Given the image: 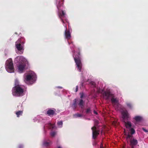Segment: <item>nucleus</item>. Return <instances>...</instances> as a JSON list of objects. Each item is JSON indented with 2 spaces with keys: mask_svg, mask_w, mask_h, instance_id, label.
I'll return each instance as SVG.
<instances>
[{
  "mask_svg": "<svg viewBox=\"0 0 148 148\" xmlns=\"http://www.w3.org/2000/svg\"><path fill=\"white\" fill-rule=\"evenodd\" d=\"M62 13H60L59 15V17L60 18H61L62 17H63L65 14V13H64L63 10H62Z\"/></svg>",
  "mask_w": 148,
  "mask_h": 148,
  "instance_id": "obj_21",
  "label": "nucleus"
},
{
  "mask_svg": "<svg viewBox=\"0 0 148 148\" xmlns=\"http://www.w3.org/2000/svg\"><path fill=\"white\" fill-rule=\"evenodd\" d=\"M56 134V132H54L51 133L50 135L52 136H54Z\"/></svg>",
  "mask_w": 148,
  "mask_h": 148,
  "instance_id": "obj_29",
  "label": "nucleus"
},
{
  "mask_svg": "<svg viewBox=\"0 0 148 148\" xmlns=\"http://www.w3.org/2000/svg\"><path fill=\"white\" fill-rule=\"evenodd\" d=\"M84 101L82 99H81L79 100L78 102V105L82 108H83L84 106Z\"/></svg>",
  "mask_w": 148,
  "mask_h": 148,
  "instance_id": "obj_14",
  "label": "nucleus"
},
{
  "mask_svg": "<svg viewBox=\"0 0 148 148\" xmlns=\"http://www.w3.org/2000/svg\"><path fill=\"white\" fill-rule=\"evenodd\" d=\"M19 82L17 79H16L15 81V86H21L19 84Z\"/></svg>",
  "mask_w": 148,
  "mask_h": 148,
  "instance_id": "obj_23",
  "label": "nucleus"
},
{
  "mask_svg": "<svg viewBox=\"0 0 148 148\" xmlns=\"http://www.w3.org/2000/svg\"><path fill=\"white\" fill-rule=\"evenodd\" d=\"M86 114H89L91 113V109L90 108H89L86 109Z\"/></svg>",
  "mask_w": 148,
  "mask_h": 148,
  "instance_id": "obj_24",
  "label": "nucleus"
},
{
  "mask_svg": "<svg viewBox=\"0 0 148 148\" xmlns=\"http://www.w3.org/2000/svg\"><path fill=\"white\" fill-rule=\"evenodd\" d=\"M135 120L137 122H139L141 121L142 118V117L139 116H136L134 117Z\"/></svg>",
  "mask_w": 148,
  "mask_h": 148,
  "instance_id": "obj_19",
  "label": "nucleus"
},
{
  "mask_svg": "<svg viewBox=\"0 0 148 148\" xmlns=\"http://www.w3.org/2000/svg\"><path fill=\"white\" fill-rule=\"evenodd\" d=\"M130 109L132 108V106H131V105L130 104Z\"/></svg>",
  "mask_w": 148,
  "mask_h": 148,
  "instance_id": "obj_39",
  "label": "nucleus"
},
{
  "mask_svg": "<svg viewBox=\"0 0 148 148\" xmlns=\"http://www.w3.org/2000/svg\"><path fill=\"white\" fill-rule=\"evenodd\" d=\"M33 78V76L29 74L27 75L25 78L24 81L26 83H27L28 82L31 80H32Z\"/></svg>",
  "mask_w": 148,
  "mask_h": 148,
  "instance_id": "obj_11",
  "label": "nucleus"
},
{
  "mask_svg": "<svg viewBox=\"0 0 148 148\" xmlns=\"http://www.w3.org/2000/svg\"><path fill=\"white\" fill-rule=\"evenodd\" d=\"M60 0H57V7L58 8L60 7L61 6V4H60Z\"/></svg>",
  "mask_w": 148,
  "mask_h": 148,
  "instance_id": "obj_26",
  "label": "nucleus"
},
{
  "mask_svg": "<svg viewBox=\"0 0 148 148\" xmlns=\"http://www.w3.org/2000/svg\"><path fill=\"white\" fill-rule=\"evenodd\" d=\"M61 19V21L62 22V23H64V22L63 21V19L62 18H60Z\"/></svg>",
  "mask_w": 148,
  "mask_h": 148,
  "instance_id": "obj_35",
  "label": "nucleus"
},
{
  "mask_svg": "<svg viewBox=\"0 0 148 148\" xmlns=\"http://www.w3.org/2000/svg\"><path fill=\"white\" fill-rule=\"evenodd\" d=\"M49 125L50 127V128H51L52 129H53L54 128V126H53V125H52L51 123H49Z\"/></svg>",
  "mask_w": 148,
  "mask_h": 148,
  "instance_id": "obj_27",
  "label": "nucleus"
},
{
  "mask_svg": "<svg viewBox=\"0 0 148 148\" xmlns=\"http://www.w3.org/2000/svg\"><path fill=\"white\" fill-rule=\"evenodd\" d=\"M131 126L132 124L130 122V135H132L135 133V131L133 128H131Z\"/></svg>",
  "mask_w": 148,
  "mask_h": 148,
  "instance_id": "obj_16",
  "label": "nucleus"
},
{
  "mask_svg": "<svg viewBox=\"0 0 148 148\" xmlns=\"http://www.w3.org/2000/svg\"><path fill=\"white\" fill-rule=\"evenodd\" d=\"M23 58V57H22L21 56H18L16 58V59L18 60H19L22 59Z\"/></svg>",
  "mask_w": 148,
  "mask_h": 148,
  "instance_id": "obj_30",
  "label": "nucleus"
},
{
  "mask_svg": "<svg viewBox=\"0 0 148 148\" xmlns=\"http://www.w3.org/2000/svg\"><path fill=\"white\" fill-rule=\"evenodd\" d=\"M92 131V138L94 139L96 138L97 136L99 134L100 130L95 127H93L91 128Z\"/></svg>",
  "mask_w": 148,
  "mask_h": 148,
  "instance_id": "obj_6",
  "label": "nucleus"
},
{
  "mask_svg": "<svg viewBox=\"0 0 148 148\" xmlns=\"http://www.w3.org/2000/svg\"><path fill=\"white\" fill-rule=\"evenodd\" d=\"M61 19V21L62 22V23H64V22L63 21V19L62 18H60Z\"/></svg>",
  "mask_w": 148,
  "mask_h": 148,
  "instance_id": "obj_36",
  "label": "nucleus"
},
{
  "mask_svg": "<svg viewBox=\"0 0 148 148\" xmlns=\"http://www.w3.org/2000/svg\"><path fill=\"white\" fill-rule=\"evenodd\" d=\"M23 146L22 145H20L18 146V148H23Z\"/></svg>",
  "mask_w": 148,
  "mask_h": 148,
  "instance_id": "obj_33",
  "label": "nucleus"
},
{
  "mask_svg": "<svg viewBox=\"0 0 148 148\" xmlns=\"http://www.w3.org/2000/svg\"><path fill=\"white\" fill-rule=\"evenodd\" d=\"M78 88V86H76V88L75 90V92H76L77 91Z\"/></svg>",
  "mask_w": 148,
  "mask_h": 148,
  "instance_id": "obj_34",
  "label": "nucleus"
},
{
  "mask_svg": "<svg viewBox=\"0 0 148 148\" xmlns=\"http://www.w3.org/2000/svg\"><path fill=\"white\" fill-rule=\"evenodd\" d=\"M75 56H73V58L76 65L79 71L81 72L82 68V64L81 61V58L80 52H78L77 54L76 55H75Z\"/></svg>",
  "mask_w": 148,
  "mask_h": 148,
  "instance_id": "obj_3",
  "label": "nucleus"
},
{
  "mask_svg": "<svg viewBox=\"0 0 148 148\" xmlns=\"http://www.w3.org/2000/svg\"><path fill=\"white\" fill-rule=\"evenodd\" d=\"M5 68L6 70L9 73L14 72V69L13 61L11 59H9L6 61Z\"/></svg>",
  "mask_w": 148,
  "mask_h": 148,
  "instance_id": "obj_4",
  "label": "nucleus"
},
{
  "mask_svg": "<svg viewBox=\"0 0 148 148\" xmlns=\"http://www.w3.org/2000/svg\"><path fill=\"white\" fill-rule=\"evenodd\" d=\"M57 88H61V89L62 88V87L59 86L57 87Z\"/></svg>",
  "mask_w": 148,
  "mask_h": 148,
  "instance_id": "obj_37",
  "label": "nucleus"
},
{
  "mask_svg": "<svg viewBox=\"0 0 148 148\" xmlns=\"http://www.w3.org/2000/svg\"><path fill=\"white\" fill-rule=\"evenodd\" d=\"M58 125V126H61L60 127H61L62 125L63 122L62 121L58 122L57 123Z\"/></svg>",
  "mask_w": 148,
  "mask_h": 148,
  "instance_id": "obj_25",
  "label": "nucleus"
},
{
  "mask_svg": "<svg viewBox=\"0 0 148 148\" xmlns=\"http://www.w3.org/2000/svg\"><path fill=\"white\" fill-rule=\"evenodd\" d=\"M111 101L113 104L117 105H118L119 104V101L113 97H112L111 98Z\"/></svg>",
  "mask_w": 148,
  "mask_h": 148,
  "instance_id": "obj_13",
  "label": "nucleus"
},
{
  "mask_svg": "<svg viewBox=\"0 0 148 148\" xmlns=\"http://www.w3.org/2000/svg\"><path fill=\"white\" fill-rule=\"evenodd\" d=\"M58 148H62L60 146H58Z\"/></svg>",
  "mask_w": 148,
  "mask_h": 148,
  "instance_id": "obj_40",
  "label": "nucleus"
},
{
  "mask_svg": "<svg viewBox=\"0 0 148 148\" xmlns=\"http://www.w3.org/2000/svg\"><path fill=\"white\" fill-rule=\"evenodd\" d=\"M23 114V111H18L16 112V114L18 117H19L20 116L22 115Z\"/></svg>",
  "mask_w": 148,
  "mask_h": 148,
  "instance_id": "obj_18",
  "label": "nucleus"
},
{
  "mask_svg": "<svg viewBox=\"0 0 148 148\" xmlns=\"http://www.w3.org/2000/svg\"><path fill=\"white\" fill-rule=\"evenodd\" d=\"M25 43V39L23 38L19 39L17 40L16 42L15 46L18 50L21 51L24 50Z\"/></svg>",
  "mask_w": 148,
  "mask_h": 148,
  "instance_id": "obj_5",
  "label": "nucleus"
},
{
  "mask_svg": "<svg viewBox=\"0 0 148 148\" xmlns=\"http://www.w3.org/2000/svg\"><path fill=\"white\" fill-rule=\"evenodd\" d=\"M73 117L74 118H76L77 117H81L82 116V115L78 113L75 114L73 115Z\"/></svg>",
  "mask_w": 148,
  "mask_h": 148,
  "instance_id": "obj_20",
  "label": "nucleus"
},
{
  "mask_svg": "<svg viewBox=\"0 0 148 148\" xmlns=\"http://www.w3.org/2000/svg\"><path fill=\"white\" fill-rule=\"evenodd\" d=\"M12 92L13 96L20 97L23 95L24 90L21 86H14L12 88Z\"/></svg>",
  "mask_w": 148,
  "mask_h": 148,
  "instance_id": "obj_2",
  "label": "nucleus"
},
{
  "mask_svg": "<svg viewBox=\"0 0 148 148\" xmlns=\"http://www.w3.org/2000/svg\"><path fill=\"white\" fill-rule=\"evenodd\" d=\"M25 66V64L23 62L20 63L18 65V69L20 73L23 72V71L24 70Z\"/></svg>",
  "mask_w": 148,
  "mask_h": 148,
  "instance_id": "obj_9",
  "label": "nucleus"
},
{
  "mask_svg": "<svg viewBox=\"0 0 148 148\" xmlns=\"http://www.w3.org/2000/svg\"><path fill=\"white\" fill-rule=\"evenodd\" d=\"M121 120L124 122L125 125L127 130L124 129L125 135L126 136V140L128 143L130 139V118L129 114L125 109H122L121 112Z\"/></svg>",
  "mask_w": 148,
  "mask_h": 148,
  "instance_id": "obj_1",
  "label": "nucleus"
},
{
  "mask_svg": "<svg viewBox=\"0 0 148 148\" xmlns=\"http://www.w3.org/2000/svg\"><path fill=\"white\" fill-rule=\"evenodd\" d=\"M99 123V122L98 120H94V126L93 127H95L96 128H98L100 127L99 126H98V125Z\"/></svg>",
  "mask_w": 148,
  "mask_h": 148,
  "instance_id": "obj_17",
  "label": "nucleus"
},
{
  "mask_svg": "<svg viewBox=\"0 0 148 148\" xmlns=\"http://www.w3.org/2000/svg\"><path fill=\"white\" fill-rule=\"evenodd\" d=\"M64 34L66 39H67V40H69L70 39L71 36L70 32L69 31H67L66 30H65Z\"/></svg>",
  "mask_w": 148,
  "mask_h": 148,
  "instance_id": "obj_12",
  "label": "nucleus"
},
{
  "mask_svg": "<svg viewBox=\"0 0 148 148\" xmlns=\"http://www.w3.org/2000/svg\"><path fill=\"white\" fill-rule=\"evenodd\" d=\"M103 97L106 99H108L110 97L112 96V94L110 91L107 90L104 91L103 94Z\"/></svg>",
  "mask_w": 148,
  "mask_h": 148,
  "instance_id": "obj_8",
  "label": "nucleus"
},
{
  "mask_svg": "<svg viewBox=\"0 0 148 148\" xmlns=\"http://www.w3.org/2000/svg\"><path fill=\"white\" fill-rule=\"evenodd\" d=\"M77 100L75 99L73 100V103L72 107L74 110H75L77 107Z\"/></svg>",
  "mask_w": 148,
  "mask_h": 148,
  "instance_id": "obj_15",
  "label": "nucleus"
},
{
  "mask_svg": "<svg viewBox=\"0 0 148 148\" xmlns=\"http://www.w3.org/2000/svg\"><path fill=\"white\" fill-rule=\"evenodd\" d=\"M142 129V130L145 132H148V131L147 130H146V129H145V128L143 127Z\"/></svg>",
  "mask_w": 148,
  "mask_h": 148,
  "instance_id": "obj_32",
  "label": "nucleus"
},
{
  "mask_svg": "<svg viewBox=\"0 0 148 148\" xmlns=\"http://www.w3.org/2000/svg\"><path fill=\"white\" fill-rule=\"evenodd\" d=\"M50 143L49 142L44 141L43 143V145L45 146L48 147L49 146Z\"/></svg>",
  "mask_w": 148,
  "mask_h": 148,
  "instance_id": "obj_22",
  "label": "nucleus"
},
{
  "mask_svg": "<svg viewBox=\"0 0 148 148\" xmlns=\"http://www.w3.org/2000/svg\"><path fill=\"white\" fill-rule=\"evenodd\" d=\"M138 143L137 140L134 139L132 135H130V146H131V148H135Z\"/></svg>",
  "mask_w": 148,
  "mask_h": 148,
  "instance_id": "obj_7",
  "label": "nucleus"
},
{
  "mask_svg": "<svg viewBox=\"0 0 148 148\" xmlns=\"http://www.w3.org/2000/svg\"><path fill=\"white\" fill-rule=\"evenodd\" d=\"M56 110L55 109L54 110L52 109H49L47 111V114L49 116H53V115H56Z\"/></svg>",
  "mask_w": 148,
  "mask_h": 148,
  "instance_id": "obj_10",
  "label": "nucleus"
},
{
  "mask_svg": "<svg viewBox=\"0 0 148 148\" xmlns=\"http://www.w3.org/2000/svg\"><path fill=\"white\" fill-rule=\"evenodd\" d=\"M80 94L81 95L80 97L82 99L84 96V94L83 93H80Z\"/></svg>",
  "mask_w": 148,
  "mask_h": 148,
  "instance_id": "obj_31",
  "label": "nucleus"
},
{
  "mask_svg": "<svg viewBox=\"0 0 148 148\" xmlns=\"http://www.w3.org/2000/svg\"><path fill=\"white\" fill-rule=\"evenodd\" d=\"M94 113L95 114H97V112H96V111H94Z\"/></svg>",
  "mask_w": 148,
  "mask_h": 148,
  "instance_id": "obj_38",
  "label": "nucleus"
},
{
  "mask_svg": "<svg viewBox=\"0 0 148 148\" xmlns=\"http://www.w3.org/2000/svg\"><path fill=\"white\" fill-rule=\"evenodd\" d=\"M90 84L94 87H95V84L94 82L91 81L90 82Z\"/></svg>",
  "mask_w": 148,
  "mask_h": 148,
  "instance_id": "obj_28",
  "label": "nucleus"
},
{
  "mask_svg": "<svg viewBox=\"0 0 148 148\" xmlns=\"http://www.w3.org/2000/svg\"><path fill=\"white\" fill-rule=\"evenodd\" d=\"M23 52H22L21 54L22 53H23Z\"/></svg>",
  "mask_w": 148,
  "mask_h": 148,
  "instance_id": "obj_41",
  "label": "nucleus"
}]
</instances>
